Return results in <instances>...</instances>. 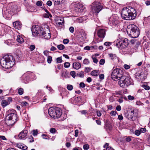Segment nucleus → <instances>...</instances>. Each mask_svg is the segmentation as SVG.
Masks as SVG:
<instances>
[{"instance_id":"nucleus-3","label":"nucleus","mask_w":150,"mask_h":150,"mask_svg":"<svg viewBox=\"0 0 150 150\" xmlns=\"http://www.w3.org/2000/svg\"><path fill=\"white\" fill-rule=\"evenodd\" d=\"M127 32L130 37L133 38L137 37L140 34L139 29L134 24H130L127 26Z\"/></svg>"},{"instance_id":"nucleus-47","label":"nucleus","mask_w":150,"mask_h":150,"mask_svg":"<svg viewBox=\"0 0 150 150\" xmlns=\"http://www.w3.org/2000/svg\"><path fill=\"white\" fill-rule=\"evenodd\" d=\"M117 113V112L116 111H112L110 113V114L112 116H115L116 115Z\"/></svg>"},{"instance_id":"nucleus-53","label":"nucleus","mask_w":150,"mask_h":150,"mask_svg":"<svg viewBox=\"0 0 150 150\" xmlns=\"http://www.w3.org/2000/svg\"><path fill=\"white\" fill-rule=\"evenodd\" d=\"M124 67L126 69H128L130 68V66L126 64H125L124 66Z\"/></svg>"},{"instance_id":"nucleus-31","label":"nucleus","mask_w":150,"mask_h":150,"mask_svg":"<svg viewBox=\"0 0 150 150\" xmlns=\"http://www.w3.org/2000/svg\"><path fill=\"white\" fill-rule=\"evenodd\" d=\"M52 57L51 56H49L47 57V61L48 63L50 64L52 60Z\"/></svg>"},{"instance_id":"nucleus-21","label":"nucleus","mask_w":150,"mask_h":150,"mask_svg":"<svg viewBox=\"0 0 150 150\" xmlns=\"http://www.w3.org/2000/svg\"><path fill=\"white\" fill-rule=\"evenodd\" d=\"M17 41L20 43H22L24 42L23 39L20 35H18L17 36Z\"/></svg>"},{"instance_id":"nucleus-38","label":"nucleus","mask_w":150,"mask_h":150,"mask_svg":"<svg viewBox=\"0 0 150 150\" xmlns=\"http://www.w3.org/2000/svg\"><path fill=\"white\" fill-rule=\"evenodd\" d=\"M29 48L30 49L31 51H33L35 48V46L34 45H31Z\"/></svg>"},{"instance_id":"nucleus-41","label":"nucleus","mask_w":150,"mask_h":150,"mask_svg":"<svg viewBox=\"0 0 150 150\" xmlns=\"http://www.w3.org/2000/svg\"><path fill=\"white\" fill-rule=\"evenodd\" d=\"M70 75L72 76L73 78H75L76 76V73L74 71H72L70 72Z\"/></svg>"},{"instance_id":"nucleus-17","label":"nucleus","mask_w":150,"mask_h":150,"mask_svg":"<svg viewBox=\"0 0 150 150\" xmlns=\"http://www.w3.org/2000/svg\"><path fill=\"white\" fill-rule=\"evenodd\" d=\"M16 145L18 148L24 150L28 148L25 145L21 143L17 144Z\"/></svg>"},{"instance_id":"nucleus-61","label":"nucleus","mask_w":150,"mask_h":150,"mask_svg":"<svg viewBox=\"0 0 150 150\" xmlns=\"http://www.w3.org/2000/svg\"><path fill=\"white\" fill-rule=\"evenodd\" d=\"M116 110L118 111H120L121 109V108L120 105H117L116 108Z\"/></svg>"},{"instance_id":"nucleus-52","label":"nucleus","mask_w":150,"mask_h":150,"mask_svg":"<svg viewBox=\"0 0 150 150\" xmlns=\"http://www.w3.org/2000/svg\"><path fill=\"white\" fill-rule=\"evenodd\" d=\"M69 30L70 32L73 33L74 31V28L73 27L71 26L69 28Z\"/></svg>"},{"instance_id":"nucleus-48","label":"nucleus","mask_w":150,"mask_h":150,"mask_svg":"<svg viewBox=\"0 0 150 150\" xmlns=\"http://www.w3.org/2000/svg\"><path fill=\"white\" fill-rule=\"evenodd\" d=\"M50 132L51 133H54L56 132V129L54 128H51L50 129Z\"/></svg>"},{"instance_id":"nucleus-13","label":"nucleus","mask_w":150,"mask_h":150,"mask_svg":"<svg viewBox=\"0 0 150 150\" xmlns=\"http://www.w3.org/2000/svg\"><path fill=\"white\" fill-rule=\"evenodd\" d=\"M119 22L118 18L116 17L112 18L109 23L112 26H115L118 24Z\"/></svg>"},{"instance_id":"nucleus-19","label":"nucleus","mask_w":150,"mask_h":150,"mask_svg":"<svg viewBox=\"0 0 150 150\" xmlns=\"http://www.w3.org/2000/svg\"><path fill=\"white\" fill-rule=\"evenodd\" d=\"M81 64L78 62H74L73 63V68L76 69H78L81 67Z\"/></svg>"},{"instance_id":"nucleus-29","label":"nucleus","mask_w":150,"mask_h":150,"mask_svg":"<svg viewBox=\"0 0 150 150\" xmlns=\"http://www.w3.org/2000/svg\"><path fill=\"white\" fill-rule=\"evenodd\" d=\"M57 47L59 50H62L64 49L65 47L63 45L60 44L57 45Z\"/></svg>"},{"instance_id":"nucleus-32","label":"nucleus","mask_w":150,"mask_h":150,"mask_svg":"<svg viewBox=\"0 0 150 150\" xmlns=\"http://www.w3.org/2000/svg\"><path fill=\"white\" fill-rule=\"evenodd\" d=\"M62 61V57H59L57 59V63H61Z\"/></svg>"},{"instance_id":"nucleus-37","label":"nucleus","mask_w":150,"mask_h":150,"mask_svg":"<svg viewBox=\"0 0 150 150\" xmlns=\"http://www.w3.org/2000/svg\"><path fill=\"white\" fill-rule=\"evenodd\" d=\"M36 5L38 6H41L42 5V2L41 1H38L37 2Z\"/></svg>"},{"instance_id":"nucleus-58","label":"nucleus","mask_w":150,"mask_h":150,"mask_svg":"<svg viewBox=\"0 0 150 150\" xmlns=\"http://www.w3.org/2000/svg\"><path fill=\"white\" fill-rule=\"evenodd\" d=\"M0 139L4 140H7L5 137L4 136L0 135Z\"/></svg>"},{"instance_id":"nucleus-20","label":"nucleus","mask_w":150,"mask_h":150,"mask_svg":"<svg viewBox=\"0 0 150 150\" xmlns=\"http://www.w3.org/2000/svg\"><path fill=\"white\" fill-rule=\"evenodd\" d=\"M99 71H97L96 70H93L91 73V75L94 76H97L99 75Z\"/></svg>"},{"instance_id":"nucleus-11","label":"nucleus","mask_w":150,"mask_h":150,"mask_svg":"<svg viewBox=\"0 0 150 150\" xmlns=\"http://www.w3.org/2000/svg\"><path fill=\"white\" fill-rule=\"evenodd\" d=\"M106 30L105 29H100L98 30L97 35L100 38H103L105 35Z\"/></svg>"},{"instance_id":"nucleus-22","label":"nucleus","mask_w":150,"mask_h":150,"mask_svg":"<svg viewBox=\"0 0 150 150\" xmlns=\"http://www.w3.org/2000/svg\"><path fill=\"white\" fill-rule=\"evenodd\" d=\"M108 56L109 58L112 60H114L116 59L117 58V56L115 54L110 53L108 54Z\"/></svg>"},{"instance_id":"nucleus-57","label":"nucleus","mask_w":150,"mask_h":150,"mask_svg":"<svg viewBox=\"0 0 150 150\" xmlns=\"http://www.w3.org/2000/svg\"><path fill=\"white\" fill-rule=\"evenodd\" d=\"M146 129L144 128H141L140 130V132H146Z\"/></svg>"},{"instance_id":"nucleus-54","label":"nucleus","mask_w":150,"mask_h":150,"mask_svg":"<svg viewBox=\"0 0 150 150\" xmlns=\"http://www.w3.org/2000/svg\"><path fill=\"white\" fill-rule=\"evenodd\" d=\"M29 141L30 142H32L34 141L33 138L32 136H30L29 137Z\"/></svg>"},{"instance_id":"nucleus-10","label":"nucleus","mask_w":150,"mask_h":150,"mask_svg":"<svg viewBox=\"0 0 150 150\" xmlns=\"http://www.w3.org/2000/svg\"><path fill=\"white\" fill-rule=\"evenodd\" d=\"M42 28L38 25H35L32 26L31 31L33 35H37L42 33Z\"/></svg>"},{"instance_id":"nucleus-6","label":"nucleus","mask_w":150,"mask_h":150,"mask_svg":"<svg viewBox=\"0 0 150 150\" xmlns=\"http://www.w3.org/2000/svg\"><path fill=\"white\" fill-rule=\"evenodd\" d=\"M6 119V124L10 126L15 123L18 118L16 114L14 113H10L7 115Z\"/></svg>"},{"instance_id":"nucleus-46","label":"nucleus","mask_w":150,"mask_h":150,"mask_svg":"<svg viewBox=\"0 0 150 150\" xmlns=\"http://www.w3.org/2000/svg\"><path fill=\"white\" fill-rule=\"evenodd\" d=\"M140 131L138 130H137L135 131V134L137 136H139L140 134Z\"/></svg>"},{"instance_id":"nucleus-26","label":"nucleus","mask_w":150,"mask_h":150,"mask_svg":"<svg viewBox=\"0 0 150 150\" xmlns=\"http://www.w3.org/2000/svg\"><path fill=\"white\" fill-rule=\"evenodd\" d=\"M109 144L108 143H106L104 146V148H106V150H115L113 149L111 147L108 146Z\"/></svg>"},{"instance_id":"nucleus-5","label":"nucleus","mask_w":150,"mask_h":150,"mask_svg":"<svg viewBox=\"0 0 150 150\" xmlns=\"http://www.w3.org/2000/svg\"><path fill=\"white\" fill-rule=\"evenodd\" d=\"M118 80L119 85L123 88H126L132 83V79L125 76H123Z\"/></svg>"},{"instance_id":"nucleus-12","label":"nucleus","mask_w":150,"mask_h":150,"mask_svg":"<svg viewBox=\"0 0 150 150\" xmlns=\"http://www.w3.org/2000/svg\"><path fill=\"white\" fill-rule=\"evenodd\" d=\"M41 33L45 39H48L51 37L50 33L48 29L45 31L42 32Z\"/></svg>"},{"instance_id":"nucleus-49","label":"nucleus","mask_w":150,"mask_h":150,"mask_svg":"<svg viewBox=\"0 0 150 150\" xmlns=\"http://www.w3.org/2000/svg\"><path fill=\"white\" fill-rule=\"evenodd\" d=\"M111 43L108 42H106L104 43V45H105L108 46H110L111 45Z\"/></svg>"},{"instance_id":"nucleus-63","label":"nucleus","mask_w":150,"mask_h":150,"mask_svg":"<svg viewBox=\"0 0 150 150\" xmlns=\"http://www.w3.org/2000/svg\"><path fill=\"white\" fill-rule=\"evenodd\" d=\"M81 112L82 114L85 115L87 113V112L86 110H83L81 111Z\"/></svg>"},{"instance_id":"nucleus-36","label":"nucleus","mask_w":150,"mask_h":150,"mask_svg":"<svg viewBox=\"0 0 150 150\" xmlns=\"http://www.w3.org/2000/svg\"><path fill=\"white\" fill-rule=\"evenodd\" d=\"M89 63V62L88 59H85L83 61V63L85 64H88Z\"/></svg>"},{"instance_id":"nucleus-30","label":"nucleus","mask_w":150,"mask_h":150,"mask_svg":"<svg viewBox=\"0 0 150 150\" xmlns=\"http://www.w3.org/2000/svg\"><path fill=\"white\" fill-rule=\"evenodd\" d=\"M84 73L83 71H81L78 74V75L81 78H83L84 76Z\"/></svg>"},{"instance_id":"nucleus-8","label":"nucleus","mask_w":150,"mask_h":150,"mask_svg":"<svg viewBox=\"0 0 150 150\" xmlns=\"http://www.w3.org/2000/svg\"><path fill=\"white\" fill-rule=\"evenodd\" d=\"M116 46L119 48H124L129 44L128 40L126 38H119L116 41Z\"/></svg>"},{"instance_id":"nucleus-16","label":"nucleus","mask_w":150,"mask_h":150,"mask_svg":"<svg viewBox=\"0 0 150 150\" xmlns=\"http://www.w3.org/2000/svg\"><path fill=\"white\" fill-rule=\"evenodd\" d=\"M134 110H131L129 113L128 115L127 116V117L130 120L132 121L133 120V118L134 116Z\"/></svg>"},{"instance_id":"nucleus-4","label":"nucleus","mask_w":150,"mask_h":150,"mask_svg":"<svg viewBox=\"0 0 150 150\" xmlns=\"http://www.w3.org/2000/svg\"><path fill=\"white\" fill-rule=\"evenodd\" d=\"M48 112L49 115L54 118H59L62 114L61 110L57 107L50 108Z\"/></svg>"},{"instance_id":"nucleus-60","label":"nucleus","mask_w":150,"mask_h":150,"mask_svg":"<svg viewBox=\"0 0 150 150\" xmlns=\"http://www.w3.org/2000/svg\"><path fill=\"white\" fill-rule=\"evenodd\" d=\"M75 136L76 137H77L78 136V134L79 133V130L78 129L76 130L75 131Z\"/></svg>"},{"instance_id":"nucleus-1","label":"nucleus","mask_w":150,"mask_h":150,"mask_svg":"<svg viewBox=\"0 0 150 150\" xmlns=\"http://www.w3.org/2000/svg\"><path fill=\"white\" fill-rule=\"evenodd\" d=\"M137 16L135 9L132 7L124 8L122 10L121 16L122 18L127 20L134 19Z\"/></svg>"},{"instance_id":"nucleus-34","label":"nucleus","mask_w":150,"mask_h":150,"mask_svg":"<svg viewBox=\"0 0 150 150\" xmlns=\"http://www.w3.org/2000/svg\"><path fill=\"white\" fill-rule=\"evenodd\" d=\"M89 145L88 144H86L83 145V148L84 150H87L89 148Z\"/></svg>"},{"instance_id":"nucleus-39","label":"nucleus","mask_w":150,"mask_h":150,"mask_svg":"<svg viewBox=\"0 0 150 150\" xmlns=\"http://www.w3.org/2000/svg\"><path fill=\"white\" fill-rule=\"evenodd\" d=\"M11 41L10 40H8L6 41L5 42L8 45H12V43L11 42Z\"/></svg>"},{"instance_id":"nucleus-43","label":"nucleus","mask_w":150,"mask_h":150,"mask_svg":"<svg viewBox=\"0 0 150 150\" xmlns=\"http://www.w3.org/2000/svg\"><path fill=\"white\" fill-rule=\"evenodd\" d=\"M79 86L81 88H84L85 87V84L84 83L81 82L79 84Z\"/></svg>"},{"instance_id":"nucleus-9","label":"nucleus","mask_w":150,"mask_h":150,"mask_svg":"<svg viewBox=\"0 0 150 150\" xmlns=\"http://www.w3.org/2000/svg\"><path fill=\"white\" fill-rule=\"evenodd\" d=\"M102 9V6L98 2L94 1L92 4L91 9L93 13L98 14Z\"/></svg>"},{"instance_id":"nucleus-64","label":"nucleus","mask_w":150,"mask_h":150,"mask_svg":"<svg viewBox=\"0 0 150 150\" xmlns=\"http://www.w3.org/2000/svg\"><path fill=\"white\" fill-rule=\"evenodd\" d=\"M131 139L130 138V137H127L125 139L126 141L127 142H129L130 141H131Z\"/></svg>"},{"instance_id":"nucleus-44","label":"nucleus","mask_w":150,"mask_h":150,"mask_svg":"<svg viewBox=\"0 0 150 150\" xmlns=\"http://www.w3.org/2000/svg\"><path fill=\"white\" fill-rule=\"evenodd\" d=\"M105 62V60L104 59H101L100 60L99 64L100 65H103Z\"/></svg>"},{"instance_id":"nucleus-24","label":"nucleus","mask_w":150,"mask_h":150,"mask_svg":"<svg viewBox=\"0 0 150 150\" xmlns=\"http://www.w3.org/2000/svg\"><path fill=\"white\" fill-rule=\"evenodd\" d=\"M26 75L28 77V78H30L31 79L33 78V76H34V74L32 72H28L26 73Z\"/></svg>"},{"instance_id":"nucleus-27","label":"nucleus","mask_w":150,"mask_h":150,"mask_svg":"<svg viewBox=\"0 0 150 150\" xmlns=\"http://www.w3.org/2000/svg\"><path fill=\"white\" fill-rule=\"evenodd\" d=\"M45 12L47 13V14H45L44 16L46 18H48L49 16L51 17H52V16L51 14L49 13V12L46 9L45 10Z\"/></svg>"},{"instance_id":"nucleus-59","label":"nucleus","mask_w":150,"mask_h":150,"mask_svg":"<svg viewBox=\"0 0 150 150\" xmlns=\"http://www.w3.org/2000/svg\"><path fill=\"white\" fill-rule=\"evenodd\" d=\"M84 50H90V47L88 46H87L84 47Z\"/></svg>"},{"instance_id":"nucleus-28","label":"nucleus","mask_w":150,"mask_h":150,"mask_svg":"<svg viewBox=\"0 0 150 150\" xmlns=\"http://www.w3.org/2000/svg\"><path fill=\"white\" fill-rule=\"evenodd\" d=\"M13 12L14 13H16L19 11V8H18V7L16 6H15L14 7H13Z\"/></svg>"},{"instance_id":"nucleus-56","label":"nucleus","mask_w":150,"mask_h":150,"mask_svg":"<svg viewBox=\"0 0 150 150\" xmlns=\"http://www.w3.org/2000/svg\"><path fill=\"white\" fill-rule=\"evenodd\" d=\"M128 99L130 100H132L134 99V97L133 96H128Z\"/></svg>"},{"instance_id":"nucleus-7","label":"nucleus","mask_w":150,"mask_h":150,"mask_svg":"<svg viewBox=\"0 0 150 150\" xmlns=\"http://www.w3.org/2000/svg\"><path fill=\"white\" fill-rule=\"evenodd\" d=\"M122 70L119 68L113 69L111 75V78L114 81H117L123 76Z\"/></svg>"},{"instance_id":"nucleus-50","label":"nucleus","mask_w":150,"mask_h":150,"mask_svg":"<svg viewBox=\"0 0 150 150\" xmlns=\"http://www.w3.org/2000/svg\"><path fill=\"white\" fill-rule=\"evenodd\" d=\"M93 62L95 63H97L98 62V60L96 57H92Z\"/></svg>"},{"instance_id":"nucleus-15","label":"nucleus","mask_w":150,"mask_h":150,"mask_svg":"<svg viewBox=\"0 0 150 150\" xmlns=\"http://www.w3.org/2000/svg\"><path fill=\"white\" fill-rule=\"evenodd\" d=\"M13 27L16 29L19 30L21 27V24L19 21H16L13 23Z\"/></svg>"},{"instance_id":"nucleus-33","label":"nucleus","mask_w":150,"mask_h":150,"mask_svg":"<svg viewBox=\"0 0 150 150\" xmlns=\"http://www.w3.org/2000/svg\"><path fill=\"white\" fill-rule=\"evenodd\" d=\"M23 90L21 88H20L18 90V93L20 95H22L23 93Z\"/></svg>"},{"instance_id":"nucleus-25","label":"nucleus","mask_w":150,"mask_h":150,"mask_svg":"<svg viewBox=\"0 0 150 150\" xmlns=\"http://www.w3.org/2000/svg\"><path fill=\"white\" fill-rule=\"evenodd\" d=\"M55 5H58L62 3L64 0H52Z\"/></svg>"},{"instance_id":"nucleus-23","label":"nucleus","mask_w":150,"mask_h":150,"mask_svg":"<svg viewBox=\"0 0 150 150\" xmlns=\"http://www.w3.org/2000/svg\"><path fill=\"white\" fill-rule=\"evenodd\" d=\"M1 105L2 106L5 107L9 104V103L6 100H2L1 101Z\"/></svg>"},{"instance_id":"nucleus-45","label":"nucleus","mask_w":150,"mask_h":150,"mask_svg":"<svg viewBox=\"0 0 150 150\" xmlns=\"http://www.w3.org/2000/svg\"><path fill=\"white\" fill-rule=\"evenodd\" d=\"M69 40L67 39H65L63 40V43L65 44H66L69 43Z\"/></svg>"},{"instance_id":"nucleus-40","label":"nucleus","mask_w":150,"mask_h":150,"mask_svg":"<svg viewBox=\"0 0 150 150\" xmlns=\"http://www.w3.org/2000/svg\"><path fill=\"white\" fill-rule=\"evenodd\" d=\"M73 87L71 85H68L67 86V89L69 91H71L73 89Z\"/></svg>"},{"instance_id":"nucleus-2","label":"nucleus","mask_w":150,"mask_h":150,"mask_svg":"<svg viewBox=\"0 0 150 150\" xmlns=\"http://www.w3.org/2000/svg\"><path fill=\"white\" fill-rule=\"evenodd\" d=\"M15 63V60L13 56L11 55H6L1 60V65L6 69L11 68Z\"/></svg>"},{"instance_id":"nucleus-62","label":"nucleus","mask_w":150,"mask_h":150,"mask_svg":"<svg viewBox=\"0 0 150 150\" xmlns=\"http://www.w3.org/2000/svg\"><path fill=\"white\" fill-rule=\"evenodd\" d=\"M104 77V75L103 74H101L99 75V78L101 79H103Z\"/></svg>"},{"instance_id":"nucleus-18","label":"nucleus","mask_w":150,"mask_h":150,"mask_svg":"<svg viewBox=\"0 0 150 150\" xmlns=\"http://www.w3.org/2000/svg\"><path fill=\"white\" fill-rule=\"evenodd\" d=\"M64 23V19L63 18L58 19L56 22V25L58 26H61Z\"/></svg>"},{"instance_id":"nucleus-55","label":"nucleus","mask_w":150,"mask_h":150,"mask_svg":"<svg viewBox=\"0 0 150 150\" xmlns=\"http://www.w3.org/2000/svg\"><path fill=\"white\" fill-rule=\"evenodd\" d=\"M52 2L50 0L48 1L47 3V4L49 6H51L52 5Z\"/></svg>"},{"instance_id":"nucleus-42","label":"nucleus","mask_w":150,"mask_h":150,"mask_svg":"<svg viewBox=\"0 0 150 150\" xmlns=\"http://www.w3.org/2000/svg\"><path fill=\"white\" fill-rule=\"evenodd\" d=\"M143 87L146 90H149L150 88V87L149 86L146 85H143Z\"/></svg>"},{"instance_id":"nucleus-35","label":"nucleus","mask_w":150,"mask_h":150,"mask_svg":"<svg viewBox=\"0 0 150 150\" xmlns=\"http://www.w3.org/2000/svg\"><path fill=\"white\" fill-rule=\"evenodd\" d=\"M70 64L68 62H66L64 64V67L65 68H68L70 66Z\"/></svg>"},{"instance_id":"nucleus-14","label":"nucleus","mask_w":150,"mask_h":150,"mask_svg":"<svg viewBox=\"0 0 150 150\" xmlns=\"http://www.w3.org/2000/svg\"><path fill=\"white\" fill-rule=\"evenodd\" d=\"M28 131L26 130H24L19 134L18 137L19 139H22L24 138L27 135Z\"/></svg>"},{"instance_id":"nucleus-51","label":"nucleus","mask_w":150,"mask_h":150,"mask_svg":"<svg viewBox=\"0 0 150 150\" xmlns=\"http://www.w3.org/2000/svg\"><path fill=\"white\" fill-rule=\"evenodd\" d=\"M33 135L34 136H36L38 133V131L37 130H33Z\"/></svg>"}]
</instances>
